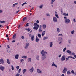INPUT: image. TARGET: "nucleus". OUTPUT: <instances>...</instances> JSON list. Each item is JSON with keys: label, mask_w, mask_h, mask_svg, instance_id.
I'll return each mask as SVG.
<instances>
[{"label": "nucleus", "mask_w": 76, "mask_h": 76, "mask_svg": "<svg viewBox=\"0 0 76 76\" xmlns=\"http://www.w3.org/2000/svg\"><path fill=\"white\" fill-rule=\"evenodd\" d=\"M53 20L54 22H57V19L56 17H53Z\"/></svg>", "instance_id": "obj_6"}, {"label": "nucleus", "mask_w": 76, "mask_h": 76, "mask_svg": "<svg viewBox=\"0 0 76 76\" xmlns=\"http://www.w3.org/2000/svg\"><path fill=\"white\" fill-rule=\"evenodd\" d=\"M62 42H63V41H60V42H59V43L60 44H61V43H62Z\"/></svg>", "instance_id": "obj_45"}, {"label": "nucleus", "mask_w": 76, "mask_h": 76, "mask_svg": "<svg viewBox=\"0 0 76 76\" xmlns=\"http://www.w3.org/2000/svg\"><path fill=\"white\" fill-rule=\"evenodd\" d=\"M11 69L12 70H14V67H13V66L11 65Z\"/></svg>", "instance_id": "obj_34"}, {"label": "nucleus", "mask_w": 76, "mask_h": 76, "mask_svg": "<svg viewBox=\"0 0 76 76\" xmlns=\"http://www.w3.org/2000/svg\"><path fill=\"white\" fill-rule=\"evenodd\" d=\"M66 74H70V71H68L67 72H66Z\"/></svg>", "instance_id": "obj_50"}, {"label": "nucleus", "mask_w": 76, "mask_h": 76, "mask_svg": "<svg viewBox=\"0 0 76 76\" xmlns=\"http://www.w3.org/2000/svg\"><path fill=\"white\" fill-rule=\"evenodd\" d=\"M74 4H76V1H74Z\"/></svg>", "instance_id": "obj_63"}, {"label": "nucleus", "mask_w": 76, "mask_h": 76, "mask_svg": "<svg viewBox=\"0 0 76 76\" xmlns=\"http://www.w3.org/2000/svg\"><path fill=\"white\" fill-rule=\"evenodd\" d=\"M29 71L31 73H32L34 71V68L32 67L31 69L29 70Z\"/></svg>", "instance_id": "obj_13"}, {"label": "nucleus", "mask_w": 76, "mask_h": 76, "mask_svg": "<svg viewBox=\"0 0 76 76\" xmlns=\"http://www.w3.org/2000/svg\"><path fill=\"white\" fill-rule=\"evenodd\" d=\"M66 60V56L65 55H63L61 58V61H63Z\"/></svg>", "instance_id": "obj_7"}, {"label": "nucleus", "mask_w": 76, "mask_h": 76, "mask_svg": "<svg viewBox=\"0 0 76 76\" xmlns=\"http://www.w3.org/2000/svg\"><path fill=\"white\" fill-rule=\"evenodd\" d=\"M21 38L22 39H24V36H21Z\"/></svg>", "instance_id": "obj_51"}, {"label": "nucleus", "mask_w": 76, "mask_h": 76, "mask_svg": "<svg viewBox=\"0 0 76 76\" xmlns=\"http://www.w3.org/2000/svg\"><path fill=\"white\" fill-rule=\"evenodd\" d=\"M43 7V5H41L39 6V7L40 9H42V8Z\"/></svg>", "instance_id": "obj_40"}, {"label": "nucleus", "mask_w": 76, "mask_h": 76, "mask_svg": "<svg viewBox=\"0 0 76 76\" xmlns=\"http://www.w3.org/2000/svg\"><path fill=\"white\" fill-rule=\"evenodd\" d=\"M64 18L65 19V23L66 24H68L70 22V20L69 19H67V18L66 17H64Z\"/></svg>", "instance_id": "obj_2"}, {"label": "nucleus", "mask_w": 76, "mask_h": 76, "mask_svg": "<svg viewBox=\"0 0 76 76\" xmlns=\"http://www.w3.org/2000/svg\"><path fill=\"white\" fill-rule=\"evenodd\" d=\"M66 48H64L63 50V52H65V51H66Z\"/></svg>", "instance_id": "obj_37"}, {"label": "nucleus", "mask_w": 76, "mask_h": 76, "mask_svg": "<svg viewBox=\"0 0 76 76\" xmlns=\"http://www.w3.org/2000/svg\"><path fill=\"white\" fill-rule=\"evenodd\" d=\"M66 61H67V60H69V58H66Z\"/></svg>", "instance_id": "obj_62"}, {"label": "nucleus", "mask_w": 76, "mask_h": 76, "mask_svg": "<svg viewBox=\"0 0 76 76\" xmlns=\"http://www.w3.org/2000/svg\"><path fill=\"white\" fill-rule=\"evenodd\" d=\"M6 37L7 38H8V37H9V35H8V34H7L6 36Z\"/></svg>", "instance_id": "obj_56"}, {"label": "nucleus", "mask_w": 76, "mask_h": 76, "mask_svg": "<svg viewBox=\"0 0 76 76\" xmlns=\"http://www.w3.org/2000/svg\"><path fill=\"white\" fill-rule=\"evenodd\" d=\"M37 72L39 73H42V71H41V70L39 69H37Z\"/></svg>", "instance_id": "obj_8"}, {"label": "nucleus", "mask_w": 76, "mask_h": 76, "mask_svg": "<svg viewBox=\"0 0 76 76\" xmlns=\"http://www.w3.org/2000/svg\"><path fill=\"white\" fill-rule=\"evenodd\" d=\"M35 37L34 35H33L32 36H31V41H34V38Z\"/></svg>", "instance_id": "obj_17"}, {"label": "nucleus", "mask_w": 76, "mask_h": 76, "mask_svg": "<svg viewBox=\"0 0 76 76\" xmlns=\"http://www.w3.org/2000/svg\"><path fill=\"white\" fill-rule=\"evenodd\" d=\"M68 42L69 44H71V40H69L68 41Z\"/></svg>", "instance_id": "obj_53"}, {"label": "nucleus", "mask_w": 76, "mask_h": 76, "mask_svg": "<svg viewBox=\"0 0 76 76\" xmlns=\"http://www.w3.org/2000/svg\"><path fill=\"white\" fill-rule=\"evenodd\" d=\"M3 12V10H0V13H1Z\"/></svg>", "instance_id": "obj_55"}, {"label": "nucleus", "mask_w": 76, "mask_h": 76, "mask_svg": "<svg viewBox=\"0 0 76 76\" xmlns=\"http://www.w3.org/2000/svg\"><path fill=\"white\" fill-rule=\"evenodd\" d=\"M25 30H26V31H28V32H30V31H31V29L29 28H26L25 29Z\"/></svg>", "instance_id": "obj_20"}, {"label": "nucleus", "mask_w": 76, "mask_h": 76, "mask_svg": "<svg viewBox=\"0 0 76 76\" xmlns=\"http://www.w3.org/2000/svg\"><path fill=\"white\" fill-rule=\"evenodd\" d=\"M0 62H1V64H3L4 63V60H3V59H1L0 60Z\"/></svg>", "instance_id": "obj_10"}, {"label": "nucleus", "mask_w": 76, "mask_h": 76, "mask_svg": "<svg viewBox=\"0 0 76 76\" xmlns=\"http://www.w3.org/2000/svg\"><path fill=\"white\" fill-rule=\"evenodd\" d=\"M71 72L72 74H74V73H75V72H74V71H73V70H72V71H71Z\"/></svg>", "instance_id": "obj_44"}, {"label": "nucleus", "mask_w": 76, "mask_h": 76, "mask_svg": "<svg viewBox=\"0 0 76 76\" xmlns=\"http://www.w3.org/2000/svg\"><path fill=\"white\" fill-rule=\"evenodd\" d=\"M26 71V69H24L23 70V73L24 74L25 73V72Z\"/></svg>", "instance_id": "obj_29"}, {"label": "nucleus", "mask_w": 76, "mask_h": 76, "mask_svg": "<svg viewBox=\"0 0 76 76\" xmlns=\"http://www.w3.org/2000/svg\"><path fill=\"white\" fill-rule=\"evenodd\" d=\"M64 16H69V14L68 13L66 14L65 13H64L63 14Z\"/></svg>", "instance_id": "obj_21"}, {"label": "nucleus", "mask_w": 76, "mask_h": 76, "mask_svg": "<svg viewBox=\"0 0 76 76\" xmlns=\"http://www.w3.org/2000/svg\"><path fill=\"white\" fill-rule=\"evenodd\" d=\"M52 66H53L55 67H57V66L56 65V64L54 63V62H53V64H52Z\"/></svg>", "instance_id": "obj_9"}, {"label": "nucleus", "mask_w": 76, "mask_h": 76, "mask_svg": "<svg viewBox=\"0 0 76 76\" xmlns=\"http://www.w3.org/2000/svg\"><path fill=\"white\" fill-rule=\"evenodd\" d=\"M42 34H45V31H43L42 32Z\"/></svg>", "instance_id": "obj_60"}, {"label": "nucleus", "mask_w": 76, "mask_h": 76, "mask_svg": "<svg viewBox=\"0 0 76 76\" xmlns=\"http://www.w3.org/2000/svg\"><path fill=\"white\" fill-rule=\"evenodd\" d=\"M26 27L29 26V23H27L25 26Z\"/></svg>", "instance_id": "obj_42"}, {"label": "nucleus", "mask_w": 76, "mask_h": 76, "mask_svg": "<svg viewBox=\"0 0 76 76\" xmlns=\"http://www.w3.org/2000/svg\"><path fill=\"white\" fill-rule=\"evenodd\" d=\"M26 19V17H24L23 19V21H25V19Z\"/></svg>", "instance_id": "obj_32"}, {"label": "nucleus", "mask_w": 76, "mask_h": 76, "mask_svg": "<svg viewBox=\"0 0 76 76\" xmlns=\"http://www.w3.org/2000/svg\"><path fill=\"white\" fill-rule=\"evenodd\" d=\"M34 26H37L38 25V23H34Z\"/></svg>", "instance_id": "obj_47"}, {"label": "nucleus", "mask_w": 76, "mask_h": 76, "mask_svg": "<svg viewBox=\"0 0 76 76\" xmlns=\"http://www.w3.org/2000/svg\"><path fill=\"white\" fill-rule=\"evenodd\" d=\"M20 75V74L17 73L16 74L15 76H19Z\"/></svg>", "instance_id": "obj_49"}, {"label": "nucleus", "mask_w": 76, "mask_h": 76, "mask_svg": "<svg viewBox=\"0 0 76 76\" xmlns=\"http://www.w3.org/2000/svg\"><path fill=\"white\" fill-rule=\"evenodd\" d=\"M73 21L74 22H76V20H75V19L74 18Z\"/></svg>", "instance_id": "obj_58"}, {"label": "nucleus", "mask_w": 76, "mask_h": 76, "mask_svg": "<svg viewBox=\"0 0 76 76\" xmlns=\"http://www.w3.org/2000/svg\"><path fill=\"white\" fill-rule=\"evenodd\" d=\"M43 29H45V28H46V25L45 24H44L43 25Z\"/></svg>", "instance_id": "obj_23"}, {"label": "nucleus", "mask_w": 76, "mask_h": 76, "mask_svg": "<svg viewBox=\"0 0 76 76\" xmlns=\"http://www.w3.org/2000/svg\"><path fill=\"white\" fill-rule=\"evenodd\" d=\"M58 36H63V34H58Z\"/></svg>", "instance_id": "obj_54"}, {"label": "nucleus", "mask_w": 76, "mask_h": 76, "mask_svg": "<svg viewBox=\"0 0 76 76\" xmlns=\"http://www.w3.org/2000/svg\"><path fill=\"white\" fill-rule=\"evenodd\" d=\"M57 30L58 32H60V29L59 28H57Z\"/></svg>", "instance_id": "obj_25"}, {"label": "nucleus", "mask_w": 76, "mask_h": 76, "mask_svg": "<svg viewBox=\"0 0 76 76\" xmlns=\"http://www.w3.org/2000/svg\"><path fill=\"white\" fill-rule=\"evenodd\" d=\"M36 42H38L39 41V39L38 38L37 36H36Z\"/></svg>", "instance_id": "obj_12"}, {"label": "nucleus", "mask_w": 76, "mask_h": 76, "mask_svg": "<svg viewBox=\"0 0 76 76\" xmlns=\"http://www.w3.org/2000/svg\"><path fill=\"white\" fill-rule=\"evenodd\" d=\"M61 54H60L59 56H58V57L59 58H60V57H61Z\"/></svg>", "instance_id": "obj_57"}, {"label": "nucleus", "mask_w": 76, "mask_h": 76, "mask_svg": "<svg viewBox=\"0 0 76 76\" xmlns=\"http://www.w3.org/2000/svg\"><path fill=\"white\" fill-rule=\"evenodd\" d=\"M17 4H18V3H15V4H13V7H15V6H16V5H17Z\"/></svg>", "instance_id": "obj_35"}, {"label": "nucleus", "mask_w": 76, "mask_h": 76, "mask_svg": "<svg viewBox=\"0 0 76 76\" xmlns=\"http://www.w3.org/2000/svg\"><path fill=\"white\" fill-rule=\"evenodd\" d=\"M24 61V60L23 59H21L20 61V63H22V62H23V61Z\"/></svg>", "instance_id": "obj_43"}, {"label": "nucleus", "mask_w": 76, "mask_h": 76, "mask_svg": "<svg viewBox=\"0 0 76 76\" xmlns=\"http://www.w3.org/2000/svg\"><path fill=\"white\" fill-rule=\"evenodd\" d=\"M34 29H35L36 31L38 30V28L37 27H36V26H35L34 27H33Z\"/></svg>", "instance_id": "obj_24"}, {"label": "nucleus", "mask_w": 76, "mask_h": 76, "mask_svg": "<svg viewBox=\"0 0 76 76\" xmlns=\"http://www.w3.org/2000/svg\"><path fill=\"white\" fill-rule=\"evenodd\" d=\"M67 71V68L65 67L64 68V69L62 71V72L63 73H66V72Z\"/></svg>", "instance_id": "obj_4"}, {"label": "nucleus", "mask_w": 76, "mask_h": 76, "mask_svg": "<svg viewBox=\"0 0 76 76\" xmlns=\"http://www.w3.org/2000/svg\"><path fill=\"white\" fill-rule=\"evenodd\" d=\"M74 33H75V30H73L71 31V34H74Z\"/></svg>", "instance_id": "obj_33"}, {"label": "nucleus", "mask_w": 76, "mask_h": 76, "mask_svg": "<svg viewBox=\"0 0 76 76\" xmlns=\"http://www.w3.org/2000/svg\"><path fill=\"white\" fill-rule=\"evenodd\" d=\"M55 15L56 17L57 18H59V17L58 16V15L57 14H55Z\"/></svg>", "instance_id": "obj_36"}, {"label": "nucleus", "mask_w": 76, "mask_h": 76, "mask_svg": "<svg viewBox=\"0 0 76 76\" xmlns=\"http://www.w3.org/2000/svg\"><path fill=\"white\" fill-rule=\"evenodd\" d=\"M0 23H5V21H0Z\"/></svg>", "instance_id": "obj_38"}, {"label": "nucleus", "mask_w": 76, "mask_h": 76, "mask_svg": "<svg viewBox=\"0 0 76 76\" xmlns=\"http://www.w3.org/2000/svg\"><path fill=\"white\" fill-rule=\"evenodd\" d=\"M41 54L42 56V59L43 60H45V59H46L47 58V55H45V52L44 50H42L41 51Z\"/></svg>", "instance_id": "obj_1"}, {"label": "nucleus", "mask_w": 76, "mask_h": 76, "mask_svg": "<svg viewBox=\"0 0 76 76\" xmlns=\"http://www.w3.org/2000/svg\"><path fill=\"white\" fill-rule=\"evenodd\" d=\"M39 31L40 32H42V30H41V28H39Z\"/></svg>", "instance_id": "obj_31"}, {"label": "nucleus", "mask_w": 76, "mask_h": 76, "mask_svg": "<svg viewBox=\"0 0 76 76\" xmlns=\"http://www.w3.org/2000/svg\"><path fill=\"white\" fill-rule=\"evenodd\" d=\"M15 57V59H18L19 58V55H16Z\"/></svg>", "instance_id": "obj_14"}, {"label": "nucleus", "mask_w": 76, "mask_h": 76, "mask_svg": "<svg viewBox=\"0 0 76 76\" xmlns=\"http://www.w3.org/2000/svg\"><path fill=\"white\" fill-rule=\"evenodd\" d=\"M29 43H26V45L24 47L25 49H27L28 47H29Z\"/></svg>", "instance_id": "obj_3"}, {"label": "nucleus", "mask_w": 76, "mask_h": 76, "mask_svg": "<svg viewBox=\"0 0 76 76\" xmlns=\"http://www.w3.org/2000/svg\"><path fill=\"white\" fill-rule=\"evenodd\" d=\"M36 23H39V20H37L36 21Z\"/></svg>", "instance_id": "obj_59"}, {"label": "nucleus", "mask_w": 76, "mask_h": 76, "mask_svg": "<svg viewBox=\"0 0 76 76\" xmlns=\"http://www.w3.org/2000/svg\"><path fill=\"white\" fill-rule=\"evenodd\" d=\"M16 34H15L13 36V37H12L13 39H15V38H16Z\"/></svg>", "instance_id": "obj_22"}, {"label": "nucleus", "mask_w": 76, "mask_h": 76, "mask_svg": "<svg viewBox=\"0 0 76 76\" xmlns=\"http://www.w3.org/2000/svg\"><path fill=\"white\" fill-rule=\"evenodd\" d=\"M51 4H52L53 3H54V1H55V0H51Z\"/></svg>", "instance_id": "obj_39"}, {"label": "nucleus", "mask_w": 76, "mask_h": 76, "mask_svg": "<svg viewBox=\"0 0 76 76\" xmlns=\"http://www.w3.org/2000/svg\"><path fill=\"white\" fill-rule=\"evenodd\" d=\"M46 15L47 16H49L50 17V15L48 13H46Z\"/></svg>", "instance_id": "obj_41"}, {"label": "nucleus", "mask_w": 76, "mask_h": 76, "mask_svg": "<svg viewBox=\"0 0 76 76\" xmlns=\"http://www.w3.org/2000/svg\"><path fill=\"white\" fill-rule=\"evenodd\" d=\"M66 53H69V54H72V52L71 51H70L69 50H67L66 51Z\"/></svg>", "instance_id": "obj_16"}, {"label": "nucleus", "mask_w": 76, "mask_h": 76, "mask_svg": "<svg viewBox=\"0 0 76 76\" xmlns=\"http://www.w3.org/2000/svg\"><path fill=\"white\" fill-rule=\"evenodd\" d=\"M0 69L2 71H4V69H5V68L1 65H0Z\"/></svg>", "instance_id": "obj_5"}, {"label": "nucleus", "mask_w": 76, "mask_h": 76, "mask_svg": "<svg viewBox=\"0 0 76 76\" xmlns=\"http://www.w3.org/2000/svg\"><path fill=\"white\" fill-rule=\"evenodd\" d=\"M22 58H28V57L27 56H23L22 57Z\"/></svg>", "instance_id": "obj_26"}, {"label": "nucleus", "mask_w": 76, "mask_h": 76, "mask_svg": "<svg viewBox=\"0 0 76 76\" xmlns=\"http://www.w3.org/2000/svg\"><path fill=\"white\" fill-rule=\"evenodd\" d=\"M37 36L39 37V38H41V34H38Z\"/></svg>", "instance_id": "obj_28"}, {"label": "nucleus", "mask_w": 76, "mask_h": 76, "mask_svg": "<svg viewBox=\"0 0 76 76\" xmlns=\"http://www.w3.org/2000/svg\"><path fill=\"white\" fill-rule=\"evenodd\" d=\"M7 47L8 48H10V47L9 46V45H7Z\"/></svg>", "instance_id": "obj_46"}, {"label": "nucleus", "mask_w": 76, "mask_h": 76, "mask_svg": "<svg viewBox=\"0 0 76 76\" xmlns=\"http://www.w3.org/2000/svg\"><path fill=\"white\" fill-rule=\"evenodd\" d=\"M31 60H32V59L31 58L28 59V62H31Z\"/></svg>", "instance_id": "obj_27"}, {"label": "nucleus", "mask_w": 76, "mask_h": 76, "mask_svg": "<svg viewBox=\"0 0 76 76\" xmlns=\"http://www.w3.org/2000/svg\"><path fill=\"white\" fill-rule=\"evenodd\" d=\"M50 47H53V42H51L50 43Z\"/></svg>", "instance_id": "obj_19"}, {"label": "nucleus", "mask_w": 76, "mask_h": 76, "mask_svg": "<svg viewBox=\"0 0 76 76\" xmlns=\"http://www.w3.org/2000/svg\"><path fill=\"white\" fill-rule=\"evenodd\" d=\"M7 63L8 64H10V60H9V59H7Z\"/></svg>", "instance_id": "obj_30"}, {"label": "nucleus", "mask_w": 76, "mask_h": 76, "mask_svg": "<svg viewBox=\"0 0 76 76\" xmlns=\"http://www.w3.org/2000/svg\"><path fill=\"white\" fill-rule=\"evenodd\" d=\"M16 69H17V70H18V69H19V66H17Z\"/></svg>", "instance_id": "obj_48"}, {"label": "nucleus", "mask_w": 76, "mask_h": 76, "mask_svg": "<svg viewBox=\"0 0 76 76\" xmlns=\"http://www.w3.org/2000/svg\"><path fill=\"white\" fill-rule=\"evenodd\" d=\"M39 26L38 25H37V26L36 27L37 28H39Z\"/></svg>", "instance_id": "obj_61"}, {"label": "nucleus", "mask_w": 76, "mask_h": 76, "mask_svg": "<svg viewBox=\"0 0 76 76\" xmlns=\"http://www.w3.org/2000/svg\"><path fill=\"white\" fill-rule=\"evenodd\" d=\"M58 40L59 41H63V39H62V37H59L58 38Z\"/></svg>", "instance_id": "obj_11"}, {"label": "nucleus", "mask_w": 76, "mask_h": 76, "mask_svg": "<svg viewBox=\"0 0 76 76\" xmlns=\"http://www.w3.org/2000/svg\"><path fill=\"white\" fill-rule=\"evenodd\" d=\"M21 71V69H20L18 70V73H20V72Z\"/></svg>", "instance_id": "obj_52"}, {"label": "nucleus", "mask_w": 76, "mask_h": 76, "mask_svg": "<svg viewBox=\"0 0 76 76\" xmlns=\"http://www.w3.org/2000/svg\"><path fill=\"white\" fill-rule=\"evenodd\" d=\"M48 36L45 37L43 38V40H45V39H48Z\"/></svg>", "instance_id": "obj_18"}, {"label": "nucleus", "mask_w": 76, "mask_h": 76, "mask_svg": "<svg viewBox=\"0 0 76 76\" xmlns=\"http://www.w3.org/2000/svg\"><path fill=\"white\" fill-rule=\"evenodd\" d=\"M36 59L37 60H39V56L37 55L36 56Z\"/></svg>", "instance_id": "obj_15"}, {"label": "nucleus", "mask_w": 76, "mask_h": 76, "mask_svg": "<svg viewBox=\"0 0 76 76\" xmlns=\"http://www.w3.org/2000/svg\"><path fill=\"white\" fill-rule=\"evenodd\" d=\"M74 57H75V58H76V55H74Z\"/></svg>", "instance_id": "obj_64"}]
</instances>
